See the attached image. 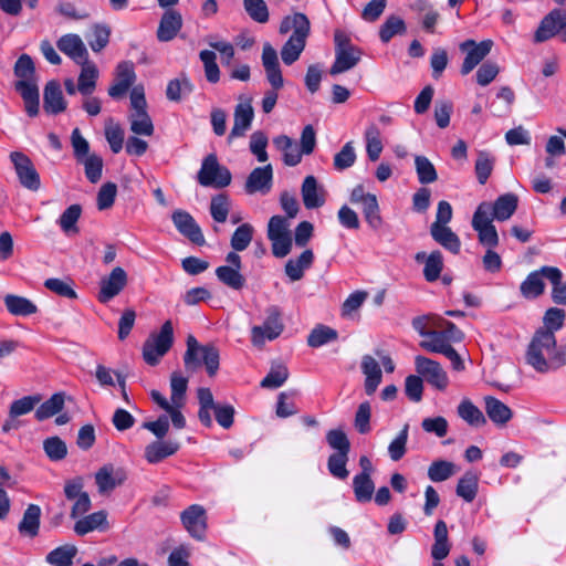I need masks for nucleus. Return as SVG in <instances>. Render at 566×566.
I'll list each match as a JSON object with an SVG mask.
<instances>
[{"label":"nucleus","mask_w":566,"mask_h":566,"mask_svg":"<svg viewBox=\"0 0 566 566\" xmlns=\"http://www.w3.org/2000/svg\"><path fill=\"white\" fill-rule=\"evenodd\" d=\"M420 347L429 353H437L444 355L452 345L448 344L444 336L439 329H431L429 335L420 342Z\"/></svg>","instance_id":"obj_49"},{"label":"nucleus","mask_w":566,"mask_h":566,"mask_svg":"<svg viewBox=\"0 0 566 566\" xmlns=\"http://www.w3.org/2000/svg\"><path fill=\"white\" fill-rule=\"evenodd\" d=\"M57 48L76 64L88 60V52L77 34H65L57 41Z\"/></svg>","instance_id":"obj_21"},{"label":"nucleus","mask_w":566,"mask_h":566,"mask_svg":"<svg viewBox=\"0 0 566 566\" xmlns=\"http://www.w3.org/2000/svg\"><path fill=\"white\" fill-rule=\"evenodd\" d=\"M547 280L553 284L552 298L556 304H566V283L562 282V271L558 268L545 269Z\"/></svg>","instance_id":"obj_50"},{"label":"nucleus","mask_w":566,"mask_h":566,"mask_svg":"<svg viewBox=\"0 0 566 566\" xmlns=\"http://www.w3.org/2000/svg\"><path fill=\"white\" fill-rule=\"evenodd\" d=\"M406 32L405 21L396 15H390L384 22L379 30L380 40L384 43L389 42L395 35L402 34Z\"/></svg>","instance_id":"obj_59"},{"label":"nucleus","mask_w":566,"mask_h":566,"mask_svg":"<svg viewBox=\"0 0 566 566\" xmlns=\"http://www.w3.org/2000/svg\"><path fill=\"white\" fill-rule=\"evenodd\" d=\"M273 184V168L265 165L254 168L247 178L244 190L248 195H266L271 191Z\"/></svg>","instance_id":"obj_14"},{"label":"nucleus","mask_w":566,"mask_h":566,"mask_svg":"<svg viewBox=\"0 0 566 566\" xmlns=\"http://www.w3.org/2000/svg\"><path fill=\"white\" fill-rule=\"evenodd\" d=\"M495 165V157L489 151L481 150L478 153L474 170L478 181L485 185L490 178Z\"/></svg>","instance_id":"obj_47"},{"label":"nucleus","mask_w":566,"mask_h":566,"mask_svg":"<svg viewBox=\"0 0 566 566\" xmlns=\"http://www.w3.org/2000/svg\"><path fill=\"white\" fill-rule=\"evenodd\" d=\"M14 88L24 102L27 114L30 117H35L40 107V94L35 80H19L15 82Z\"/></svg>","instance_id":"obj_18"},{"label":"nucleus","mask_w":566,"mask_h":566,"mask_svg":"<svg viewBox=\"0 0 566 566\" xmlns=\"http://www.w3.org/2000/svg\"><path fill=\"white\" fill-rule=\"evenodd\" d=\"M197 397L199 401L198 418L205 427L210 428L212 426L211 411L218 403L214 402L213 395L209 388H199Z\"/></svg>","instance_id":"obj_38"},{"label":"nucleus","mask_w":566,"mask_h":566,"mask_svg":"<svg viewBox=\"0 0 566 566\" xmlns=\"http://www.w3.org/2000/svg\"><path fill=\"white\" fill-rule=\"evenodd\" d=\"M127 282L126 271L120 266L114 268L107 276L101 280L97 300L107 304L125 289Z\"/></svg>","instance_id":"obj_10"},{"label":"nucleus","mask_w":566,"mask_h":566,"mask_svg":"<svg viewBox=\"0 0 566 566\" xmlns=\"http://www.w3.org/2000/svg\"><path fill=\"white\" fill-rule=\"evenodd\" d=\"M337 337L338 334L335 329L325 325H319L310 333L307 344L311 347L317 348L337 339Z\"/></svg>","instance_id":"obj_57"},{"label":"nucleus","mask_w":566,"mask_h":566,"mask_svg":"<svg viewBox=\"0 0 566 566\" xmlns=\"http://www.w3.org/2000/svg\"><path fill=\"white\" fill-rule=\"evenodd\" d=\"M192 92V85L186 76L171 80L166 90V96L169 101L179 102L182 96Z\"/></svg>","instance_id":"obj_58"},{"label":"nucleus","mask_w":566,"mask_h":566,"mask_svg":"<svg viewBox=\"0 0 566 566\" xmlns=\"http://www.w3.org/2000/svg\"><path fill=\"white\" fill-rule=\"evenodd\" d=\"M230 199L224 193L212 197L210 202V213L216 222L223 223L227 221L230 211Z\"/></svg>","instance_id":"obj_60"},{"label":"nucleus","mask_w":566,"mask_h":566,"mask_svg":"<svg viewBox=\"0 0 566 566\" xmlns=\"http://www.w3.org/2000/svg\"><path fill=\"white\" fill-rule=\"evenodd\" d=\"M184 365L187 373H195L205 365L209 376H214L219 369L220 354L216 346L200 345L193 335H188Z\"/></svg>","instance_id":"obj_1"},{"label":"nucleus","mask_w":566,"mask_h":566,"mask_svg":"<svg viewBox=\"0 0 566 566\" xmlns=\"http://www.w3.org/2000/svg\"><path fill=\"white\" fill-rule=\"evenodd\" d=\"M106 523V513L104 511L94 512L78 520L74 525V532L83 536Z\"/></svg>","instance_id":"obj_48"},{"label":"nucleus","mask_w":566,"mask_h":566,"mask_svg":"<svg viewBox=\"0 0 566 566\" xmlns=\"http://www.w3.org/2000/svg\"><path fill=\"white\" fill-rule=\"evenodd\" d=\"M3 302L7 311L14 316H30L38 312L36 305L23 296L7 294Z\"/></svg>","instance_id":"obj_37"},{"label":"nucleus","mask_w":566,"mask_h":566,"mask_svg":"<svg viewBox=\"0 0 566 566\" xmlns=\"http://www.w3.org/2000/svg\"><path fill=\"white\" fill-rule=\"evenodd\" d=\"M518 198L514 193H505L500 196L493 205H491L493 219L497 221L509 220L517 209Z\"/></svg>","instance_id":"obj_32"},{"label":"nucleus","mask_w":566,"mask_h":566,"mask_svg":"<svg viewBox=\"0 0 566 566\" xmlns=\"http://www.w3.org/2000/svg\"><path fill=\"white\" fill-rule=\"evenodd\" d=\"M77 554V547L73 544H65L51 551L45 562L53 566H72L73 558Z\"/></svg>","instance_id":"obj_39"},{"label":"nucleus","mask_w":566,"mask_h":566,"mask_svg":"<svg viewBox=\"0 0 566 566\" xmlns=\"http://www.w3.org/2000/svg\"><path fill=\"white\" fill-rule=\"evenodd\" d=\"M262 65L264 67L265 76L272 90L266 91L262 99V111L269 114L275 107L277 102V91L284 86V80L279 63L276 50L271 43L265 42L262 48Z\"/></svg>","instance_id":"obj_2"},{"label":"nucleus","mask_w":566,"mask_h":566,"mask_svg":"<svg viewBox=\"0 0 566 566\" xmlns=\"http://www.w3.org/2000/svg\"><path fill=\"white\" fill-rule=\"evenodd\" d=\"M415 366L417 373L423 376L430 385L440 390L447 388L449 379L438 361L424 356H417L415 358Z\"/></svg>","instance_id":"obj_12"},{"label":"nucleus","mask_w":566,"mask_h":566,"mask_svg":"<svg viewBox=\"0 0 566 566\" xmlns=\"http://www.w3.org/2000/svg\"><path fill=\"white\" fill-rule=\"evenodd\" d=\"M266 318L263 325H256L251 328V342L254 346H262L266 340L277 338L283 329L282 313L275 305L269 306L265 311Z\"/></svg>","instance_id":"obj_6"},{"label":"nucleus","mask_w":566,"mask_h":566,"mask_svg":"<svg viewBox=\"0 0 566 566\" xmlns=\"http://www.w3.org/2000/svg\"><path fill=\"white\" fill-rule=\"evenodd\" d=\"M10 159L21 186L28 190L38 191L41 187V179L32 160L21 151H12Z\"/></svg>","instance_id":"obj_8"},{"label":"nucleus","mask_w":566,"mask_h":566,"mask_svg":"<svg viewBox=\"0 0 566 566\" xmlns=\"http://www.w3.org/2000/svg\"><path fill=\"white\" fill-rule=\"evenodd\" d=\"M43 450L46 457L54 462L61 461L67 455V446L57 436L46 438L43 441Z\"/></svg>","instance_id":"obj_54"},{"label":"nucleus","mask_w":566,"mask_h":566,"mask_svg":"<svg viewBox=\"0 0 566 566\" xmlns=\"http://www.w3.org/2000/svg\"><path fill=\"white\" fill-rule=\"evenodd\" d=\"M415 259L419 263H424L423 276L428 282H434L440 277L443 269V258L440 251H433L429 255L418 252Z\"/></svg>","instance_id":"obj_31"},{"label":"nucleus","mask_w":566,"mask_h":566,"mask_svg":"<svg viewBox=\"0 0 566 566\" xmlns=\"http://www.w3.org/2000/svg\"><path fill=\"white\" fill-rule=\"evenodd\" d=\"M556 35L566 43V11L559 9L552 10L541 20L534 34V42L542 43Z\"/></svg>","instance_id":"obj_7"},{"label":"nucleus","mask_w":566,"mask_h":566,"mask_svg":"<svg viewBox=\"0 0 566 566\" xmlns=\"http://www.w3.org/2000/svg\"><path fill=\"white\" fill-rule=\"evenodd\" d=\"M555 345L556 338L552 331L538 329L533 336L526 352L527 364L539 373H547L554 369L553 358Z\"/></svg>","instance_id":"obj_3"},{"label":"nucleus","mask_w":566,"mask_h":566,"mask_svg":"<svg viewBox=\"0 0 566 566\" xmlns=\"http://www.w3.org/2000/svg\"><path fill=\"white\" fill-rule=\"evenodd\" d=\"M379 135V129L375 125L369 126L365 132L366 151L371 161H376L382 151V144Z\"/></svg>","instance_id":"obj_63"},{"label":"nucleus","mask_w":566,"mask_h":566,"mask_svg":"<svg viewBox=\"0 0 566 566\" xmlns=\"http://www.w3.org/2000/svg\"><path fill=\"white\" fill-rule=\"evenodd\" d=\"M127 480V473L123 468H116L113 464H105L95 473V483L98 493L108 495L116 488L124 484Z\"/></svg>","instance_id":"obj_11"},{"label":"nucleus","mask_w":566,"mask_h":566,"mask_svg":"<svg viewBox=\"0 0 566 566\" xmlns=\"http://www.w3.org/2000/svg\"><path fill=\"white\" fill-rule=\"evenodd\" d=\"M174 326L171 321H166L159 332L149 334L143 345V358L149 366H156L174 345Z\"/></svg>","instance_id":"obj_4"},{"label":"nucleus","mask_w":566,"mask_h":566,"mask_svg":"<svg viewBox=\"0 0 566 566\" xmlns=\"http://www.w3.org/2000/svg\"><path fill=\"white\" fill-rule=\"evenodd\" d=\"M43 108L48 114H60L65 111L66 102L59 82L50 81L44 87Z\"/></svg>","instance_id":"obj_23"},{"label":"nucleus","mask_w":566,"mask_h":566,"mask_svg":"<svg viewBox=\"0 0 566 566\" xmlns=\"http://www.w3.org/2000/svg\"><path fill=\"white\" fill-rule=\"evenodd\" d=\"M545 269H553V266H542L539 270L531 272L522 282L520 290L525 298H536L544 293L545 284L543 279H547Z\"/></svg>","instance_id":"obj_27"},{"label":"nucleus","mask_w":566,"mask_h":566,"mask_svg":"<svg viewBox=\"0 0 566 566\" xmlns=\"http://www.w3.org/2000/svg\"><path fill=\"white\" fill-rule=\"evenodd\" d=\"M430 234L432 239L446 250L453 254H458L461 250V241L448 226L440 227L438 224L430 226Z\"/></svg>","instance_id":"obj_29"},{"label":"nucleus","mask_w":566,"mask_h":566,"mask_svg":"<svg viewBox=\"0 0 566 566\" xmlns=\"http://www.w3.org/2000/svg\"><path fill=\"white\" fill-rule=\"evenodd\" d=\"M216 275L221 283L232 290L240 291L245 285V277L239 269L221 265L216 269Z\"/></svg>","instance_id":"obj_41"},{"label":"nucleus","mask_w":566,"mask_h":566,"mask_svg":"<svg viewBox=\"0 0 566 566\" xmlns=\"http://www.w3.org/2000/svg\"><path fill=\"white\" fill-rule=\"evenodd\" d=\"M361 59V51L358 48L348 50H336L335 61L329 69L331 75L345 73L355 67Z\"/></svg>","instance_id":"obj_26"},{"label":"nucleus","mask_w":566,"mask_h":566,"mask_svg":"<svg viewBox=\"0 0 566 566\" xmlns=\"http://www.w3.org/2000/svg\"><path fill=\"white\" fill-rule=\"evenodd\" d=\"M457 467L453 462L447 460H436L428 468V478L432 482H443L453 476Z\"/></svg>","instance_id":"obj_43"},{"label":"nucleus","mask_w":566,"mask_h":566,"mask_svg":"<svg viewBox=\"0 0 566 566\" xmlns=\"http://www.w3.org/2000/svg\"><path fill=\"white\" fill-rule=\"evenodd\" d=\"M485 412L490 420L497 426L506 424L512 418V410L501 400L492 396L484 398Z\"/></svg>","instance_id":"obj_34"},{"label":"nucleus","mask_w":566,"mask_h":566,"mask_svg":"<svg viewBox=\"0 0 566 566\" xmlns=\"http://www.w3.org/2000/svg\"><path fill=\"white\" fill-rule=\"evenodd\" d=\"M197 178L203 187L224 188L231 182V172L219 164L214 154H210L202 160Z\"/></svg>","instance_id":"obj_5"},{"label":"nucleus","mask_w":566,"mask_h":566,"mask_svg":"<svg viewBox=\"0 0 566 566\" xmlns=\"http://www.w3.org/2000/svg\"><path fill=\"white\" fill-rule=\"evenodd\" d=\"M136 74L132 62H120L116 67L114 83L108 88V95L113 98L125 96L129 87L134 84Z\"/></svg>","instance_id":"obj_16"},{"label":"nucleus","mask_w":566,"mask_h":566,"mask_svg":"<svg viewBox=\"0 0 566 566\" xmlns=\"http://www.w3.org/2000/svg\"><path fill=\"white\" fill-rule=\"evenodd\" d=\"M289 377L287 367L283 364L273 365L268 375L262 379L261 387L263 388H279Z\"/></svg>","instance_id":"obj_64"},{"label":"nucleus","mask_w":566,"mask_h":566,"mask_svg":"<svg viewBox=\"0 0 566 566\" xmlns=\"http://www.w3.org/2000/svg\"><path fill=\"white\" fill-rule=\"evenodd\" d=\"M415 166L420 184L428 185L438 179V174L433 164L426 156H416Z\"/></svg>","instance_id":"obj_53"},{"label":"nucleus","mask_w":566,"mask_h":566,"mask_svg":"<svg viewBox=\"0 0 566 566\" xmlns=\"http://www.w3.org/2000/svg\"><path fill=\"white\" fill-rule=\"evenodd\" d=\"M306 46V41L289 38L281 49V57L284 64L291 65L296 62Z\"/></svg>","instance_id":"obj_61"},{"label":"nucleus","mask_w":566,"mask_h":566,"mask_svg":"<svg viewBox=\"0 0 566 566\" xmlns=\"http://www.w3.org/2000/svg\"><path fill=\"white\" fill-rule=\"evenodd\" d=\"M41 520V509L36 504H29L25 509L22 520L18 525V531L22 536L34 538L39 535Z\"/></svg>","instance_id":"obj_30"},{"label":"nucleus","mask_w":566,"mask_h":566,"mask_svg":"<svg viewBox=\"0 0 566 566\" xmlns=\"http://www.w3.org/2000/svg\"><path fill=\"white\" fill-rule=\"evenodd\" d=\"M188 388V378L180 373L174 371L170 376V399L168 403L186 405V392Z\"/></svg>","instance_id":"obj_45"},{"label":"nucleus","mask_w":566,"mask_h":566,"mask_svg":"<svg viewBox=\"0 0 566 566\" xmlns=\"http://www.w3.org/2000/svg\"><path fill=\"white\" fill-rule=\"evenodd\" d=\"M181 27V14L174 9H168L164 12L159 21V25L157 29V39L160 42L171 41L180 31Z\"/></svg>","instance_id":"obj_20"},{"label":"nucleus","mask_w":566,"mask_h":566,"mask_svg":"<svg viewBox=\"0 0 566 566\" xmlns=\"http://www.w3.org/2000/svg\"><path fill=\"white\" fill-rule=\"evenodd\" d=\"M458 415L472 427H481L486 423L483 412L469 399H463L459 403Z\"/></svg>","instance_id":"obj_42"},{"label":"nucleus","mask_w":566,"mask_h":566,"mask_svg":"<svg viewBox=\"0 0 566 566\" xmlns=\"http://www.w3.org/2000/svg\"><path fill=\"white\" fill-rule=\"evenodd\" d=\"M409 437V424L406 423L398 436L389 443L388 454L392 461H399L407 452V442Z\"/></svg>","instance_id":"obj_56"},{"label":"nucleus","mask_w":566,"mask_h":566,"mask_svg":"<svg viewBox=\"0 0 566 566\" xmlns=\"http://www.w3.org/2000/svg\"><path fill=\"white\" fill-rule=\"evenodd\" d=\"M64 396L63 394H54L50 399L41 403L35 410V418L39 421L53 417L63 409Z\"/></svg>","instance_id":"obj_51"},{"label":"nucleus","mask_w":566,"mask_h":566,"mask_svg":"<svg viewBox=\"0 0 566 566\" xmlns=\"http://www.w3.org/2000/svg\"><path fill=\"white\" fill-rule=\"evenodd\" d=\"M254 228L250 223L239 226L233 232L230 244L234 251H244L253 239Z\"/></svg>","instance_id":"obj_55"},{"label":"nucleus","mask_w":566,"mask_h":566,"mask_svg":"<svg viewBox=\"0 0 566 566\" xmlns=\"http://www.w3.org/2000/svg\"><path fill=\"white\" fill-rule=\"evenodd\" d=\"M78 64L82 66V69L78 76L77 91L81 94L88 96L94 92L96 87L98 70L96 65L88 60Z\"/></svg>","instance_id":"obj_36"},{"label":"nucleus","mask_w":566,"mask_h":566,"mask_svg":"<svg viewBox=\"0 0 566 566\" xmlns=\"http://www.w3.org/2000/svg\"><path fill=\"white\" fill-rule=\"evenodd\" d=\"M292 31L290 38L306 41L311 33V22L308 18L302 12H295L282 19L279 28L281 34H286Z\"/></svg>","instance_id":"obj_17"},{"label":"nucleus","mask_w":566,"mask_h":566,"mask_svg":"<svg viewBox=\"0 0 566 566\" xmlns=\"http://www.w3.org/2000/svg\"><path fill=\"white\" fill-rule=\"evenodd\" d=\"M492 48V40H483L476 43L470 39L460 43V51L467 54L461 65V74L468 75L471 73L489 55Z\"/></svg>","instance_id":"obj_9"},{"label":"nucleus","mask_w":566,"mask_h":566,"mask_svg":"<svg viewBox=\"0 0 566 566\" xmlns=\"http://www.w3.org/2000/svg\"><path fill=\"white\" fill-rule=\"evenodd\" d=\"M314 261V253L312 250H304L297 259H290L285 264V274L291 281H300L304 271L310 269Z\"/></svg>","instance_id":"obj_33"},{"label":"nucleus","mask_w":566,"mask_h":566,"mask_svg":"<svg viewBox=\"0 0 566 566\" xmlns=\"http://www.w3.org/2000/svg\"><path fill=\"white\" fill-rule=\"evenodd\" d=\"M181 523L187 532L197 539H202L207 530V515L203 506L193 504L180 514Z\"/></svg>","instance_id":"obj_13"},{"label":"nucleus","mask_w":566,"mask_h":566,"mask_svg":"<svg viewBox=\"0 0 566 566\" xmlns=\"http://www.w3.org/2000/svg\"><path fill=\"white\" fill-rule=\"evenodd\" d=\"M479 488V476L474 472L468 471L465 472L460 480L458 481V485L455 489V493L458 496L462 497L465 502H472Z\"/></svg>","instance_id":"obj_40"},{"label":"nucleus","mask_w":566,"mask_h":566,"mask_svg":"<svg viewBox=\"0 0 566 566\" xmlns=\"http://www.w3.org/2000/svg\"><path fill=\"white\" fill-rule=\"evenodd\" d=\"M360 208L367 224L373 230H379L384 224V220L380 214L377 197H368L367 202H364Z\"/></svg>","instance_id":"obj_46"},{"label":"nucleus","mask_w":566,"mask_h":566,"mask_svg":"<svg viewBox=\"0 0 566 566\" xmlns=\"http://www.w3.org/2000/svg\"><path fill=\"white\" fill-rule=\"evenodd\" d=\"M180 448L177 441H154L145 448V459L150 464H156L166 458L174 455Z\"/></svg>","instance_id":"obj_24"},{"label":"nucleus","mask_w":566,"mask_h":566,"mask_svg":"<svg viewBox=\"0 0 566 566\" xmlns=\"http://www.w3.org/2000/svg\"><path fill=\"white\" fill-rule=\"evenodd\" d=\"M365 375V391L368 396L373 395L382 380V373L378 361L370 355H364L360 365Z\"/></svg>","instance_id":"obj_22"},{"label":"nucleus","mask_w":566,"mask_h":566,"mask_svg":"<svg viewBox=\"0 0 566 566\" xmlns=\"http://www.w3.org/2000/svg\"><path fill=\"white\" fill-rule=\"evenodd\" d=\"M273 144L277 150L283 153V161L286 166L294 167L301 163L304 153L291 137L286 135L276 136L273 138Z\"/></svg>","instance_id":"obj_28"},{"label":"nucleus","mask_w":566,"mask_h":566,"mask_svg":"<svg viewBox=\"0 0 566 566\" xmlns=\"http://www.w3.org/2000/svg\"><path fill=\"white\" fill-rule=\"evenodd\" d=\"M82 214V207L77 203L71 205L64 210L59 219V224L65 233L78 232L76 223Z\"/></svg>","instance_id":"obj_62"},{"label":"nucleus","mask_w":566,"mask_h":566,"mask_svg":"<svg viewBox=\"0 0 566 566\" xmlns=\"http://www.w3.org/2000/svg\"><path fill=\"white\" fill-rule=\"evenodd\" d=\"M150 397L156 405L170 416L175 428L182 429L186 427V419L181 413V409L185 405L168 403V399L158 390H151Z\"/></svg>","instance_id":"obj_35"},{"label":"nucleus","mask_w":566,"mask_h":566,"mask_svg":"<svg viewBox=\"0 0 566 566\" xmlns=\"http://www.w3.org/2000/svg\"><path fill=\"white\" fill-rule=\"evenodd\" d=\"M171 219L177 230L191 242L199 245L205 243L202 231L190 213L184 210H176L172 212Z\"/></svg>","instance_id":"obj_15"},{"label":"nucleus","mask_w":566,"mask_h":566,"mask_svg":"<svg viewBox=\"0 0 566 566\" xmlns=\"http://www.w3.org/2000/svg\"><path fill=\"white\" fill-rule=\"evenodd\" d=\"M254 117V111L251 105V101L248 99L243 103H239L234 109V124L228 136V143L237 137H242L245 132L251 127Z\"/></svg>","instance_id":"obj_19"},{"label":"nucleus","mask_w":566,"mask_h":566,"mask_svg":"<svg viewBox=\"0 0 566 566\" xmlns=\"http://www.w3.org/2000/svg\"><path fill=\"white\" fill-rule=\"evenodd\" d=\"M302 199L305 208L316 209L325 203L324 190L318 187L314 176H307L301 188Z\"/></svg>","instance_id":"obj_25"},{"label":"nucleus","mask_w":566,"mask_h":566,"mask_svg":"<svg viewBox=\"0 0 566 566\" xmlns=\"http://www.w3.org/2000/svg\"><path fill=\"white\" fill-rule=\"evenodd\" d=\"M353 490L355 499L359 503L369 502L375 491V483L371 476L356 474L353 478Z\"/></svg>","instance_id":"obj_44"},{"label":"nucleus","mask_w":566,"mask_h":566,"mask_svg":"<svg viewBox=\"0 0 566 566\" xmlns=\"http://www.w3.org/2000/svg\"><path fill=\"white\" fill-rule=\"evenodd\" d=\"M130 130L136 135L151 136L154 125L146 111L132 112L129 115Z\"/></svg>","instance_id":"obj_52"}]
</instances>
